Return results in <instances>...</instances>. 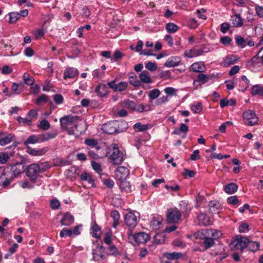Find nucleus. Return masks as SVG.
<instances>
[{"label": "nucleus", "mask_w": 263, "mask_h": 263, "mask_svg": "<svg viewBox=\"0 0 263 263\" xmlns=\"http://www.w3.org/2000/svg\"><path fill=\"white\" fill-rule=\"evenodd\" d=\"M61 128L66 131L69 135H79L77 131L78 124L71 116H64L60 119Z\"/></svg>", "instance_id": "1"}, {"label": "nucleus", "mask_w": 263, "mask_h": 263, "mask_svg": "<svg viewBox=\"0 0 263 263\" xmlns=\"http://www.w3.org/2000/svg\"><path fill=\"white\" fill-rule=\"evenodd\" d=\"M108 150L106 155L114 165H117L122 163L124 160L123 154L119 151L118 144H112Z\"/></svg>", "instance_id": "2"}, {"label": "nucleus", "mask_w": 263, "mask_h": 263, "mask_svg": "<svg viewBox=\"0 0 263 263\" xmlns=\"http://www.w3.org/2000/svg\"><path fill=\"white\" fill-rule=\"evenodd\" d=\"M42 165L43 164L40 165L36 163H33L28 167L26 175L32 181L34 182L36 180L40 172H44L45 171V169L41 167Z\"/></svg>", "instance_id": "3"}, {"label": "nucleus", "mask_w": 263, "mask_h": 263, "mask_svg": "<svg viewBox=\"0 0 263 263\" xmlns=\"http://www.w3.org/2000/svg\"><path fill=\"white\" fill-rule=\"evenodd\" d=\"M242 118L244 124L248 126H253L258 122V118L255 112L252 110L243 112Z\"/></svg>", "instance_id": "4"}, {"label": "nucleus", "mask_w": 263, "mask_h": 263, "mask_svg": "<svg viewBox=\"0 0 263 263\" xmlns=\"http://www.w3.org/2000/svg\"><path fill=\"white\" fill-rule=\"evenodd\" d=\"M181 214L177 208L170 210L166 214L167 220L170 223H177L181 218Z\"/></svg>", "instance_id": "5"}, {"label": "nucleus", "mask_w": 263, "mask_h": 263, "mask_svg": "<svg viewBox=\"0 0 263 263\" xmlns=\"http://www.w3.org/2000/svg\"><path fill=\"white\" fill-rule=\"evenodd\" d=\"M25 164L23 162H17L10 166L8 172L14 178H15L25 172Z\"/></svg>", "instance_id": "6"}, {"label": "nucleus", "mask_w": 263, "mask_h": 263, "mask_svg": "<svg viewBox=\"0 0 263 263\" xmlns=\"http://www.w3.org/2000/svg\"><path fill=\"white\" fill-rule=\"evenodd\" d=\"M105 251V249L103 246H97L92 250L93 260L98 261L105 260L106 258Z\"/></svg>", "instance_id": "7"}, {"label": "nucleus", "mask_w": 263, "mask_h": 263, "mask_svg": "<svg viewBox=\"0 0 263 263\" xmlns=\"http://www.w3.org/2000/svg\"><path fill=\"white\" fill-rule=\"evenodd\" d=\"M138 216L133 212H128L124 217L125 224L130 228H135L138 222Z\"/></svg>", "instance_id": "8"}, {"label": "nucleus", "mask_w": 263, "mask_h": 263, "mask_svg": "<svg viewBox=\"0 0 263 263\" xmlns=\"http://www.w3.org/2000/svg\"><path fill=\"white\" fill-rule=\"evenodd\" d=\"M129 174V170L127 167L122 166H119L115 172L116 177L119 180L125 179Z\"/></svg>", "instance_id": "9"}, {"label": "nucleus", "mask_w": 263, "mask_h": 263, "mask_svg": "<svg viewBox=\"0 0 263 263\" xmlns=\"http://www.w3.org/2000/svg\"><path fill=\"white\" fill-rule=\"evenodd\" d=\"M15 136L12 134L0 132V145L5 146L14 141Z\"/></svg>", "instance_id": "10"}, {"label": "nucleus", "mask_w": 263, "mask_h": 263, "mask_svg": "<svg viewBox=\"0 0 263 263\" xmlns=\"http://www.w3.org/2000/svg\"><path fill=\"white\" fill-rule=\"evenodd\" d=\"M248 240L247 237H240L236 239L233 242L235 249L242 250L245 248H247Z\"/></svg>", "instance_id": "11"}, {"label": "nucleus", "mask_w": 263, "mask_h": 263, "mask_svg": "<svg viewBox=\"0 0 263 263\" xmlns=\"http://www.w3.org/2000/svg\"><path fill=\"white\" fill-rule=\"evenodd\" d=\"M14 178L7 171H4L0 179V183L4 187L8 186Z\"/></svg>", "instance_id": "12"}, {"label": "nucleus", "mask_w": 263, "mask_h": 263, "mask_svg": "<svg viewBox=\"0 0 263 263\" xmlns=\"http://www.w3.org/2000/svg\"><path fill=\"white\" fill-rule=\"evenodd\" d=\"M91 236L96 239H100L101 236V228L97 224L96 221H93L91 224L90 232Z\"/></svg>", "instance_id": "13"}, {"label": "nucleus", "mask_w": 263, "mask_h": 263, "mask_svg": "<svg viewBox=\"0 0 263 263\" xmlns=\"http://www.w3.org/2000/svg\"><path fill=\"white\" fill-rule=\"evenodd\" d=\"M48 147H44L38 149L28 147L27 152L32 156H41L45 155L48 152Z\"/></svg>", "instance_id": "14"}, {"label": "nucleus", "mask_w": 263, "mask_h": 263, "mask_svg": "<svg viewBox=\"0 0 263 263\" xmlns=\"http://www.w3.org/2000/svg\"><path fill=\"white\" fill-rule=\"evenodd\" d=\"M263 65L262 58L260 59L258 55L254 57L247 62V66L250 68H257Z\"/></svg>", "instance_id": "15"}, {"label": "nucleus", "mask_w": 263, "mask_h": 263, "mask_svg": "<svg viewBox=\"0 0 263 263\" xmlns=\"http://www.w3.org/2000/svg\"><path fill=\"white\" fill-rule=\"evenodd\" d=\"M204 51L200 49L192 48L189 50H185L184 52V56L188 58H192L194 57L201 55L203 54Z\"/></svg>", "instance_id": "16"}, {"label": "nucleus", "mask_w": 263, "mask_h": 263, "mask_svg": "<svg viewBox=\"0 0 263 263\" xmlns=\"http://www.w3.org/2000/svg\"><path fill=\"white\" fill-rule=\"evenodd\" d=\"M135 241L138 243L146 242L149 239L148 235L144 232H139L133 235Z\"/></svg>", "instance_id": "17"}, {"label": "nucleus", "mask_w": 263, "mask_h": 263, "mask_svg": "<svg viewBox=\"0 0 263 263\" xmlns=\"http://www.w3.org/2000/svg\"><path fill=\"white\" fill-rule=\"evenodd\" d=\"M74 222V217L70 213L67 212L64 214L63 216L60 220L62 226H69Z\"/></svg>", "instance_id": "18"}, {"label": "nucleus", "mask_w": 263, "mask_h": 263, "mask_svg": "<svg viewBox=\"0 0 263 263\" xmlns=\"http://www.w3.org/2000/svg\"><path fill=\"white\" fill-rule=\"evenodd\" d=\"M181 61V59L179 57H171L164 63V66L167 67L177 66L180 64Z\"/></svg>", "instance_id": "19"}, {"label": "nucleus", "mask_w": 263, "mask_h": 263, "mask_svg": "<svg viewBox=\"0 0 263 263\" xmlns=\"http://www.w3.org/2000/svg\"><path fill=\"white\" fill-rule=\"evenodd\" d=\"M79 74V71L77 69L73 67H68L66 68L64 72V79H72Z\"/></svg>", "instance_id": "20"}, {"label": "nucleus", "mask_w": 263, "mask_h": 263, "mask_svg": "<svg viewBox=\"0 0 263 263\" xmlns=\"http://www.w3.org/2000/svg\"><path fill=\"white\" fill-rule=\"evenodd\" d=\"M238 58L235 55H230L223 58L221 63V65L223 67H228L235 63L238 60Z\"/></svg>", "instance_id": "21"}, {"label": "nucleus", "mask_w": 263, "mask_h": 263, "mask_svg": "<svg viewBox=\"0 0 263 263\" xmlns=\"http://www.w3.org/2000/svg\"><path fill=\"white\" fill-rule=\"evenodd\" d=\"M95 91L100 97H105L108 93V88L104 84H99L95 88Z\"/></svg>", "instance_id": "22"}, {"label": "nucleus", "mask_w": 263, "mask_h": 263, "mask_svg": "<svg viewBox=\"0 0 263 263\" xmlns=\"http://www.w3.org/2000/svg\"><path fill=\"white\" fill-rule=\"evenodd\" d=\"M205 69L204 64L202 62H195L192 64L190 67V70L195 72H203Z\"/></svg>", "instance_id": "23"}, {"label": "nucleus", "mask_w": 263, "mask_h": 263, "mask_svg": "<svg viewBox=\"0 0 263 263\" xmlns=\"http://www.w3.org/2000/svg\"><path fill=\"white\" fill-rule=\"evenodd\" d=\"M84 143L90 148H95L96 151H98L100 148L98 141L96 139L87 138L85 140Z\"/></svg>", "instance_id": "24"}, {"label": "nucleus", "mask_w": 263, "mask_h": 263, "mask_svg": "<svg viewBox=\"0 0 263 263\" xmlns=\"http://www.w3.org/2000/svg\"><path fill=\"white\" fill-rule=\"evenodd\" d=\"M114 122H109L106 123L103 126L104 132L108 134H112L117 131V129L114 127Z\"/></svg>", "instance_id": "25"}, {"label": "nucleus", "mask_w": 263, "mask_h": 263, "mask_svg": "<svg viewBox=\"0 0 263 263\" xmlns=\"http://www.w3.org/2000/svg\"><path fill=\"white\" fill-rule=\"evenodd\" d=\"M139 77L140 81L144 83H150L152 82L149 72L146 70L141 71L139 75Z\"/></svg>", "instance_id": "26"}, {"label": "nucleus", "mask_w": 263, "mask_h": 263, "mask_svg": "<svg viewBox=\"0 0 263 263\" xmlns=\"http://www.w3.org/2000/svg\"><path fill=\"white\" fill-rule=\"evenodd\" d=\"M162 223V218L161 217H154L150 222V227L153 230H157L160 228Z\"/></svg>", "instance_id": "27"}, {"label": "nucleus", "mask_w": 263, "mask_h": 263, "mask_svg": "<svg viewBox=\"0 0 263 263\" xmlns=\"http://www.w3.org/2000/svg\"><path fill=\"white\" fill-rule=\"evenodd\" d=\"M151 110V106L148 104L142 103L140 104H135L134 110L139 112L148 111Z\"/></svg>", "instance_id": "28"}, {"label": "nucleus", "mask_w": 263, "mask_h": 263, "mask_svg": "<svg viewBox=\"0 0 263 263\" xmlns=\"http://www.w3.org/2000/svg\"><path fill=\"white\" fill-rule=\"evenodd\" d=\"M80 178L82 181H87V182L90 184L91 186H95L94 184V180L90 174L86 172H83L80 176Z\"/></svg>", "instance_id": "29"}, {"label": "nucleus", "mask_w": 263, "mask_h": 263, "mask_svg": "<svg viewBox=\"0 0 263 263\" xmlns=\"http://www.w3.org/2000/svg\"><path fill=\"white\" fill-rule=\"evenodd\" d=\"M238 190V185L235 183H230L224 186V191L228 194H233Z\"/></svg>", "instance_id": "30"}, {"label": "nucleus", "mask_w": 263, "mask_h": 263, "mask_svg": "<svg viewBox=\"0 0 263 263\" xmlns=\"http://www.w3.org/2000/svg\"><path fill=\"white\" fill-rule=\"evenodd\" d=\"M118 184L122 191H124L125 192H130L131 186L129 182L124 179L122 180H119Z\"/></svg>", "instance_id": "31"}, {"label": "nucleus", "mask_w": 263, "mask_h": 263, "mask_svg": "<svg viewBox=\"0 0 263 263\" xmlns=\"http://www.w3.org/2000/svg\"><path fill=\"white\" fill-rule=\"evenodd\" d=\"M233 27H241L243 25V21L240 15L236 14L231 16V19Z\"/></svg>", "instance_id": "32"}, {"label": "nucleus", "mask_w": 263, "mask_h": 263, "mask_svg": "<svg viewBox=\"0 0 263 263\" xmlns=\"http://www.w3.org/2000/svg\"><path fill=\"white\" fill-rule=\"evenodd\" d=\"M197 219L200 225L208 226L211 223L209 217L205 214L201 213L199 214L197 217Z\"/></svg>", "instance_id": "33"}, {"label": "nucleus", "mask_w": 263, "mask_h": 263, "mask_svg": "<svg viewBox=\"0 0 263 263\" xmlns=\"http://www.w3.org/2000/svg\"><path fill=\"white\" fill-rule=\"evenodd\" d=\"M120 104L123 108H128L134 110L136 103L134 101L126 99L120 102Z\"/></svg>", "instance_id": "34"}, {"label": "nucleus", "mask_w": 263, "mask_h": 263, "mask_svg": "<svg viewBox=\"0 0 263 263\" xmlns=\"http://www.w3.org/2000/svg\"><path fill=\"white\" fill-rule=\"evenodd\" d=\"M239 83L241 87L240 90L242 92H245L250 85V81L245 76L241 77L239 80Z\"/></svg>", "instance_id": "35"}, {"label": "nucleus", "mask_w": 263, "mask_h": 263, "mask_svg": "<svg viewBox=\"0 0 263 263\" xmlns=\"http://www.w3.org/2000/svg\"><path fill=\"white\" fill-rule=\"evenodd\" d=\"M149 128L148 124H142L140 122L135 123L133 128L136 132H142L147 130Z\"/></svg>", "instance_id": "36"}, {"label": "nucleus", "mask_w": 263, "mask_h": 263, "mask_svg": "<svg viewBox=\"0 0 263 263\" xmlns=\"http://www.w3.org/2000/svg\"><path fill=\"white\" fill-rule=\"evenodd\" d=\"M57 136V133L55 132H48L40 135L42 142H45L49 140L53 139Z\"/></svg>", "instance_id": "37"}, {"label": "nucleus", "mask_w": 263, "mask_h": 263, "mask_svg": "<svg viewBox=\"0 0 263 263\" xmlns=\"http://www.w3.org/2000/svg\"><path fill=\"white\" fill-rule=\"evenodd\" d=\"M110 216L114 220L112 227L116 228L119 224V221L120 218V214L118 211L114 210L111 211Z\"/></svg>", "instance_id": "38"}, {"label": "nucleus", "mask_w": 263, "mask_h": 263, "mask_svg": "<svg viewBox=\"0 0 263 263\" xmlns=\"http://www.w3.org/2000/svg\"><path fill=\"white\" fill-rule=\"evenodd\" d=\"M165 241V236L163 233H157L154 238V242L157 245L163 244Z\"/></svg>", "instance_id": "39"}, {"label": "nucleus", "mask_w": 263, "mask_h": 263, "mask_svg": "<svg viewBox=\"0 0 263 263\" xmlns=\"http://www.w3.org/2000/svg\"><path fill=\"white\" fill-rule=\"evenodd\" d=\"M259 246L260 245L258 242L250 241L248 240L247 248L252 252H256L259 250Z\"/></svg>", "instance_id": "40"}, {"label": "nucleus", "mask_w": 263, "mask_h": 263, "mask_svg": "<svg viewBox=\"0 0 263 263\" xmlns=\"http://www.w3.org/2000/svg\"><path fill=\"white\" fill-rule=\"evenodd\" d=\"M251 94L253 96H263V86L259 85H254L252 88Z\"/></svg>", "instance_id": "41"}, {"label": "nucleus", "mask_w": 263, "mask_h": 263, "mask_svg": "<svg viewBox=\"0 0 263 263\" xmlns=\"http://www.w3.org/2000/svg\"><path fill=\"white\" fill-rule=\"evenodd\" d=\"M189 131V127L184 123H181L180 128H175L173 131V134L177 135H180L181 133L186 134Z\"/></svg>", "instance_id": "42"}, {"label": "nucleus", "mask_w": 263, "mask_h": 263, "mask_svg": "<svg viewBox=\"0 0 263 263\" xmlns=\"http://www.w3.org/2000/svg\"><path fill=\"white\" fill-rule=\"evenodd\" d=\"M203 243L204 245L205 249L208 250L214 246L215 241L213 238L205 237L203 238Z\"/></svg>", "instance_id": "43"}, {"label": "nucleus", "mask_w": 263, "mask_h": 263, "mask_svg": "<svg viewBox=\"0 0 263 263\" xmlns=\"http://www.w3.org/2000/svg\"><path fill=\"white\" fill-rule=\"evenodd\" d=\"M179 27L173 23H168L165 25V29L170 33H174L178 31Z\"/></svg>", "instance_id": "44"}, {"label": "nucleus", "mask_w": 263, "mask_h": 263, "mask_svg": "<svg viewBox=\"0 0 263 263\" xmlns=\"http://www.w3.org/2000/svg\"><path fill=\"white\" fill-rule=\"evenodd\" d=\"M191 109L194 114H199L202 110V104L201 102H197L191 106Z\"/></svg>", "instance_id": "45"}, {"label": "nucleus", "mask_w": 263, "mask_h": 263, "mask_svg": "<svg viewBox=\"0 0 263 263\" xmlns=\"http://www.w3.org/2000/svg\"><path fill=\"white\" fill-rule=\"evenodd\" d=\"M209 78L210 76L209 75L203 73H200L199 74H198L197 77V80H195L194 81V84H195L197 82H199L201 84H204L209 80Z\"/></svg>", "instance_id": "46"}, {"label": "nucleus", "mask_w": 263, "mask_h": 263, "mask_svg": "<svg viewBox=\"0 0 263 263\" xmlns=\"http://www.w3.org/2000/svg\"><path fill=\"white\" fill-rule=\"evenodd\" d=\"M23 80L27 85H32L34 82L33 77L30 76L28 73H25L23 74Z\"/></svg>", "instance_id": "47"}, {"label": "nucleus", "mask_w": 263, "mask_h": 263, "mask_svg": "<svg viewBox=\"0 0 263 263\" xmlns=\"http://www.w3.org/2000/svg\"><path fill=\"white\" fill-rule=\"evenodd\" d=\"M165 256L166 258L170 260L173 259H177L180 258L182 256V254L181 253H176V252H172V253H167L165 254Z\"/></svg>", "instance_id": "48"}, {"label": "nucleus", "mask_w": 263, "mask_h": 263, "mask_svg": "<svg viewBox=\"0 0 263 263\" xmlns=\"http://www.w3.org/2000/svg\"><path fill=\"white\" fill-rule=\"evenodd\" d=\"M235 41L236 44L241 48H244L246 46V41L240 35H236L235 36Z\"/></svg>", "instance_id": "49"}, {"label": "nucleus", "mask_w": 263, "mask_h": 263, "mask_svg": "<svg viewBox=\"0 0 263 263\" xmlns=\"http://www.w3.org/2000/svg\"><path fill=\"white\" fill-rule=\"evenodd\" d=\"M39 141V138L36 135L29 136L24 142V145L28 146L29 144H34Z\"/></svg>", "instance_id": "50"}, {"label": "nucleus", "mask_w": 263, "mask_h": 263, "mask_svg": "<svg viewBox=\"0 0 263 263\" xmlns=\"http://www.w3.org/2000/svg\"><path fill=\"white\" fill-rule=\"evenodd\" d=\"M9 23H15L20 18V13L16 12H10L9 14Z\"/></svg>", "instance_id": "51"}, {"label": "nucleus", "mask_w": 263, "mask_h": 263, "mask_svg": "<svg viewBox=\"0 0 263 263\" xmlns=\"http://www.w3.org/2000/svg\"><path fill=\"white\" fill-rule=\"evenodd\" d=\"M72 236V230L64 228L60 233V236L61 238L71 237Z\"/></svg>", "instance_id": "52"}, {"label": "nucleus", "mask_w": 263, "mask_h": 263, "mask_svg": "<svg viewBox=\"0 0 263 263\" xmlns=\"http://www.w3.org/2000/svg\"><path fill=\"white\" fill-rule=\"evenodd\" d=\"M38 126L40 129L46 130L50 128V123L47 120L43 119L40 121Z\"/></svg>", "instance_id": "53"}, {"label": "nucleus", "mask_w": 263, "mask_h": 263, "mask_svg": "<svg viewBox=\"0 0 263 263\" xmlns=\"http://www.w3.org/2000/svg\"><path fill=\"white\" fill-rule=\"evenodd\" d=\"M49 101V97L43 94L39 96L35 100V103L37 105H40L42 103H46Z\"/></svg>", "instance_id": "54"}, {"label": "nucleus", "mask_w": 263, "mask_h": 263, "mask_svg": "<svg viewBox=\"0 0 263 263\" xmlns=\"http://www.w3.org/2000/svg\"><path fill=\"white\" fill-rule=\"evenodd\" d=\"M10 157V155L7 152L0 153V163H6Z\"/></svg>", "instance_id": "55"}, {"label": "nucleus", "mask_w": 263, "mask_h": 263, "mask_svg": "<svg viewBox=\"0 0 263 263\" xmlns=\"http://www.w3.org/2000/svg\"><path fill=\"white\" fill-rule=\"evenodd\" d=\"M160 94V90L158 89H154L150 91L148 97L152 100H155L157 98Z\"/></svg>", "instance_id": "56"}, {"label": "nucleus", "mask_w": 263, "mask_h": 263, "mask_svg": "<svg viewBox=\"0 0 263 263\" xmlns=\"http://www.w3.org/2000/svg\"><path fill=\"white\" fill-rule=\"evenodd\" d=\"M127 87V83L121 82L117 84L115 91H122L124 90Z\"/></svg>", "instance_id": "57"}, {"label": "nucleus", "mask_w": 263, "mask_h": 263, "mask_svg": "<svg viewBox=\"0 0 263 263\" xmlns=\"http://www.w3.org/2000/svg\"><path fill=\"white\" fill-rule=\"evenodd\" d=\"M145 68L151 71H155L157 69V65L155 63L148 62L145 64Z\"/></svg>", "instance_id": "58"}, {"label": "nucleus", "mask_w": 263, "mask_h": 263, "mask_svg": "<svg viewBox=\"0 0 263 263\" xmlns=\"http://www.w3.org/2000/svg\"><path fill=\"white\" fill-rule=\"evenodd\" d=\"M232 41V39L228 36H222L220 39V43L225 46L230 45Z\"/></svg>", "instance_id": "59"}, {"label": "nucleus", "mask_w": 263, "mask_h": 263, "mask_svg": "<svg viewBox=\"0 0 263 263\" xmlns=\"http://www.w3.org/2000/svg\"><path fill=\"white\" fill-rule=\"evenodd\" d=\"M208 233L209 235H211L214 237L213 238L214 239H216L220 237L222 235V233L220 231L214 230H209Z\"/></svg>", "instance_id": "60"}, {"label": "nucleus", "mask_w": 263, "mask_h": 263, "mask_svg": "<svg viewBox=\"0 0 263 263\" xmlns=\"http://www.w3.org/2000/svg\"><path fill=\"white\" fill-rule=\"evenodd\" d=\"M129 83L134 86H140V81L137 80L136 76H131L129 78Z\"/></svg>", "instance_id": "61"}, {"label": "nucleus", "mask_w": 263, "mask_h": 263, "mask_svg": "<svg viewBox=\"0 0 263 263\" xmlns=\"http://www.w3.org/2000/svg\"><path fill=\"white\" fill-rule=\"evenodd\" d=\"M19 85L16 83H13L11 86V89L12 92L11 93L12 94L14 95H18L21 93L22 90H20L19 88Z\"/></svg>", "instance_id": "62"}, {"label": "nucleus", "mask_w": 263, "mask_h": 263, "mask_svg": "<svg viewBox=\"0 0 263 263\" xmlns=\"http://www.w3.org/2000/svg\"><path fill=\"white\" fill-rule=\"evenodd\" d=\"M91 166L92 168L97 172L100 173L102 172V168L101 164L98 162L94 161L93 160L91 161Z\"/></svg>", "instance_id": "63"}, {"label": "nucleus", "mask_w": 263, "mask_h": 263, "mask_svg": "<svg viewBox=\"0 0 263 263\" xmlns=\"http://www.w3.org/2000/svg\"><path fill=\"white\" fill-rule=\"evenodd\" d=\"M111 234L109 232L105 233L104 238L103 239L104 242L108 245H110L111 244L112 240H111Z\"/></svg>", "instance_id": "64"}]
</instances>
